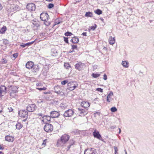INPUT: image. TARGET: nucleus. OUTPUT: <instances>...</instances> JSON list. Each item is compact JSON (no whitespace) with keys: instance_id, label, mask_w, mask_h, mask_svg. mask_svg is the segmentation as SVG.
Returning <instances> with one entry per match:
<instances>
[{"instance_id":"nucleus-1","label":"nucleus","mask_w":154,"mask_h":154,"mask_svg":"<svg viewBox=\"0 0 154 154\" xmlns=\"http://www.w3.org/2000/svg\"><path fill=\"white\" fill-rule=\"evenodd\" d=\"M70 136L68 134H64L62 135L60 139L58 140L57 141V146H61L66 144L69 140Z\"/></svg>"},{"instance_id":"nucleus-2","label":"nucleus","mask_w":154,"mask_h":154,"mask_svg":"<svg viewBox=\"0 0 154 154\" xmlns=\"http://www.w3.org/2000/svg\"><path fill=\"white\" fill-rule=\"evenodd\" d=\"M78 84L75 81H71L69 82L67 84V89L70 91H72L75 90L78 87Z\"/></svg>"},{"instance_id":"nucleus-3","label":"nucleus","mask_w":154,"mask_h":154,"mask_svg":"<svg viewBox=\"0 0 154 154\" xmlns=\"http://www.w3.org/2000/svg\"><path fill=\"white\" fill-rule=\"evenodd\" d=\"M18 115L20 117L25 118V119L22 121V122H26L28 116V113L27 111L25 110H20L19 112Z\"/></svg>"},{"instance_id":"nucleus-4","label":"nucleus","mask_w":154,"mask_h":154,"mask_svg":"<svg viewBox=\"0 0 154 154\" xmlns=\"http://www.w3.org/2000/svg\"><path fill=\"white\" fill-rule=\"evenodd\" d=\"M54 90L55 92L58 94L62 95H65L64 92L63 91V90L58 85L54 87Z\"/></svg>"},{"instance_id":"nucleus-5","label":"nucleus","mask_w":154,"mask_h":154,"mask_svg":"<svg viewBox=\"0 0 154 154\" xmlns=\"http://www.w3.org/2000/svg\"><path fill=\"white\" fill-rule=\"evenodd\" d=\"M44 129L46 132H50L53 130V127L51 124L46 123L45 125Z\"/></svg>"},{"instance_id":"nucleus-6","label":"nucleus","mask_w":154,"mask_h":154,"mask_svg":"<svg viewBox=\"0 0 154 154\" xmlns=\"http://www.w3.org/2000/svg\"><path fill=\"white\" fill-rule=\"evenodd\" d=\"M88 113V110L87 109H83L81 108H78V114L79 116H84Z\"/></svg>"},{"instance_id":"nucleus-7","label":"nucleus","mask_w":154,"mask_h":154,"mask_svg":"<svg viewBox=\"0 0 154 154\" xmlns=\"http://www.w3.org/2000/svg\"><path fill=\"white\" fill-rule=\"evenodd\" d=\"M26 9L29 11L31 12L35 10L36 7L35 5L32 3H28L26 6Z\"/></svg>"},{"instance_id":"nucleus-8","label":"nucleus","mask_w":154,"mask_h":154,"mask_svg":"<svg viewBox=\"0 0 154 154\" xmlns=\"http://www.w3.org/2000/svg\"><path fill=\"white\" fill-rule=\"evenodd\" d=\"M20 8L18 5L15 4V2L11 4L10 8V11L11 12L18 11L20 10Z\"/></svg>"},{"instance_id":"nucleus-9","label":"nucleus","mask_w":154,"mask_h":154,"mask_svg":"<svg viewBox=\"0 0 154 154\" xmlns=\"http://www.w3.org/2000/svg\"><path fill=\"white\" fill-rule=\"evenodd\" d=\"M75 68L79 71H81L85 67V65L84 63L79 62L76 64L75 65Z\"/></svg>"},{"instance_id":"nucleus-10","label":"nucleus","mask_w":154,"mask_h":154,"mask_svg":"<svg viewBox=\"0 0 154 154\" xmlns=\"http://www.w3.org/2000/svg\"><path fill=\"white\" fill-rule=\"evenodd\" d=\"M74 113V111L72 109H69L64 112L63 116L65 117H70L73 115Z\"/></svg>"},{"instance_id":"nucleus-11","label":"nucleus","mask_w":154,"mask_h":154,"mask_svg":"<svg viewBox=\"0 0 154 154\" xmlns=\"http://www.w3.org/2000/svg\"><path fill=\"white\" fill-rule=\"evenodd\" d=\"M49 18V16L47 13H42L40 15V18L43 21H47Z\"/></svg>"},{"instance_id":"nucleus-12","label":"nucleus","mask_w":154,"mask_h":154,"mask_svg":"<svg viewBox=\"0 0 154 154\" xmlns=\"http://www.w3.org/2000/svg\"><path fill=\"white\" fill-rule=\"evenodd\" d=\"M80 105L85 109H87L88 110V108L90 107V103L87 101H84L81 103Z\"/></svg>"},{"instance_id":"nucleus-13","label":"nucleus","mask_w":154,"mask_h":154,"mask_svg":"<svg viewBox=\"0 0 154 154\" xmlns=\"http://www.w3.org/2000/svg\"><path fill=\"white\" fill-rule=\"evenodd\" d=\"M36 106L34 104L28 105L27 107V110L29 112H33L36 109Z\"/></svg>"},{"instance_id":"nucleus-14","label":"nucleus","mask_w":154,"mask_h":154,"mask_svg":"<svg viewBox=\"0 0 154 154\" xmlns=\"http://www.w3.org/2000/svg\"><path fill=\"white\" fill-rule=\"evenodd\" d=\"M51 117L50 116H43L42 118V121L44 123H46L51 121Z\"/></svg>"},{"instance_id":"nucleus-15","label":"nucleus","mask_w":154,"mask_h":154,"mask_svg":"<svg viewBox=\"0 0 154 154\" xmlns=\"http://www.w3.org/2000/svg\"><path fill=\"white\" fill-rule=\"evenodd\" d=\"M5 139L8 142H13L14 140V137L12 136L7 135L5 136Z\"/></svg>"},{"instance_id":"nucleus-16","label":"nucleus","mask_w":154,"mask_h":154,"mask_svg":"<svg viewBox=\"0 0 154 154\" xmlns=\"http://www.w3.org/2000/svg\"><path fill=\"white\" fill-rule=\"evenodd\" d=\"M22 124L19 122H18L16 125V127L17 129L18 130L20 129L23 126L26 125L27 124V123L25 122L24 123L22 122Z\"/></svg>"},{"instance_id":"nucleus-17","label":"nucleus","mask_w":154,"mask_h":154,"mask_svg":"<svg viewBox=\"0 0 154 154\" xmlns=\"http://www.w3.org/2000/svg\"><path fill=\"white\" fill-rule=\"evenodd\" d=\"M60 115L59 112L56 111H53L51 112L50 116L53 118L58 117Z\"/></svg>"},{"instance_id":"nucleus-18","label":"nucleus","mask_w":154,"mask_h":154,"mask_svg":"<svg viewBox=\"0 0 154 154\" xmlns=\"http://www.w3.org/2000/svg\"><path fill=\"white\" fill-rule=\"evenodd\" d=\"M93 135L94 137L100 140L102 137L101 135L99 134V132L96 130H95L93 132Z\"/></svg>"},{"instance_id":"nucleus-19","label":"nucleus","mask_w":154,"mask_h":154,"mask_svg":"<svg viewBox=\"0 0 154 154\" xmlns=\"http://www.w3.org/2000/svg\"><path fill=\"white\" fill-rule=\"evenodd\" d=\"M84 154H95V153L92 148H88L85 150Z\"/></svg>"},{"instance_id":"nucleus-20","label":"nucleus","mask_w":154,"mask_h":154,"mask_svg":"<svg viewBox=\"0 0 154 154\" xmlns=\"http://www.w3.org/2000/svg\"><path fill=\"white\" fill-rule=\"evenodd\" d=\"M34 63L32 61H29L26 64V67L29 69L32 68L34 66Z\"/></svg>"},{"instance_id":"nucleus-21","label":"nucleus","mask_w":154,"mask_h":154,"mask_svg":"<svg viewBox=\"0 0 154 154\" xmlns=\"http://www.w3.org/2000/svg\"><path fill=\"white\" fill-rule=\"evenodd\" d=\"M113 96V93L112 92H110V93L107 95V101L109 102L113 100L112 97Z\"/></svg>"},{"instance_id":"nucleus-22","label":"nucleus","mask_w":154,"mask_h":154,"mask_svg":"<svg viewBox=\"0 0 154 154\" xmlns=\"http://www.w3.org/2000/svg\"><path fill=\"white\" fill-rule=\"evenodd\" d=\"M32 23L33 25L36 27H39L40 24V22L36 19H35L32 20Z\"/></svg>"},{"instance_id":"nucleus-23","label":"nucleus","mask_w":154,"mask_h":154,"mask_svg":"<svg viewBox=\"0 0 154 154\" xmlns=\"http://www.w3.org/2000/svg\"><path fill=\"white\" fill-rule=\"evenodd\" d=\"M35 42V41H34L32 42H29L26 44L23 43L22 44L20 45V46L23 48L26 47V46H29L33 44Z\"/></svg>"},{"instance_id":"nucleus-24","label":"nucleus","mask_w":154,"mask_h":154,"mask_svg":"<svg viewBox=\"0 0 154 154\" xmlns=\"http://www.w3.org/2000/svg\"><path fill=\"white\" fill-rule=\"evenodd\" d=\"M71 41L73 43H77L79 42V39L77 37H75L72 38Z\"/></svg>"},{"instance_id":"nucleus-25","label":"nucleus","mask_w":154,"mask_h":154,"mask_svg":"<svg viewBox=\"0 0 154 154\" xmlns=\"http://www.w3.org/2000/svg\"><path fill=\"white\" fill-rule=\"evenodd\" d=\"M115 42V37L112 38V36H110L109 38V43L111 45L113 44Z\"/></svg>"},{"instance_id":"nucleus-26","label":"nucleus","mask_w":154,"mask_h":154,"mask_svg":"<svg viewBox=\"0 0 154 154\" xmlns=\"http://www.w3.org/2000/svg\"><path fill=\"white\" fill-rule=\"evenodd\" d=\"M6 88L4 85H1L0 87V94L6 91Z\"/></svg>"},{"instance_id":"nucleus-27","label":"nucleus","mask_w":154,"mask_h":154,"mask_svg":"<svg viewBox=\"0 0 154 154\" xmlns=\"http://www.w3.org/2000/svg\"><path fill=\"white\" fill-rule=\"evenodd\" d=\"M122 65L125 68H128V63L126 61H123L122 62Z\"/></svg>"},{"instance_id":"nucleus-28","label":"nucleus","mask_w":154,"mask_h":154,"mask_svg":"<svg viewBox=\"0 0 154 154\" xmlns=\"http://www.w3.org/2000/svg\"><path fill=\"white\" fill-rule=\"evenodd\" d=\"M7 29L6 26H3L2 28L0 29V33L2 34H4Z\"/></svg>"},{"instance_id":"nucleus-29","label":"nucleus","mask_w":154,"mask_h":154,"mask_svg":"<svg viewBox=\"0 0 154 154\" xmlns=\"http://www.w3.org/2000/svg\"><path fill=\"white\" fill-rule=\"evenodd\" d=\"M39 68L38 66H34L33 67L32 71L33 72H36L39 70Z\"/></svg>"},{"instance_id":"nucleus-30","label":"nucleus","mask_w":154,"mask_h":154,"mask_svg":"<svg viewBox=\"0 0 154 154\" xmlns=\"http://www.w3.org/2000/svg\"><path fill=\"white\" fill-rule=\"evenodd\" d=\"M95 12L96 14H97L98 15H100L102 14V11L100 10V9H98L96 10L95 11Z\"/></svg>"},{"instance_id":"nucleus-31","label":"nucleus","mask_w":154,"mask_h":154,"mask_svg":"<svg viewBox=\"0 0 154 154\" xmlns=\"http://www.w3.org/2000/svg\"><path fill=\"white\" fill-rule=\"evenodd\" d=\"M75 143V141L73 140H71L69 141V145L68 146L69 148V149L71 146L74 145Z\"/></svg>"},{"instance_id":"nucleus-32","label":"nucleus","mask_w":154,"mask_h":154,"mask_svg":"<svg viewBox=\"0 0 154 154\" xmlns=\"http://www.w3.org/2000/svg\"><path fill=\"white\" fill-rule=\"evenodd\" d=\"M61 22L60 20L59 19H56L55 21L54 24V26H55L56 25L60 24L61 23Z\"/></svg>"},{"instance_id":"nucleus-33","label":"nucleus","mask_w":154,"mask_h":154,"mask_svg":"<svg viewBox=\"0 0 154 154\" xmlns=\"http://www.w3.org/2000/svg\"><path fill=\"white\" fill-rule=\"evenodd\" d=\"M100 74L99 73H93L92 74L91 76L92 77L94 78H96L100 76Z\"/></svg>"},{"instance_id":"nucleus-34","label":"nucleus","mask_w":154,"mask_h":154,"mask_svg":"<svg viewBox=\"0 0 154 154\" xmlns=\"http://www.w3.org/2000/svg\"><path fill=\"white\" fill-rule=\"evenodd\" d=\"M96 27H97L96 25V24H94V26H92L90 27L89 28V30H94L96 28Z\"/></svg>"},{"instance_id":"nucleus-35","label":"nucleus","mask_w":154,"mask_h":154,"mask_svg":"<svg viewBox=\"0 0 154 154\" xmlns=\"http://www.w3.org/2000/svg\"><path fill=\"white\" fill-rule=\"evenodd\" d=\"M85 16L87 17H91L92 16V13L90 12H87L85 14Z\"/></svg>"},{"instance_id":"nucleus-36","label":"nucleus","mask_w":154,"mask_h":154,"mask_svg":"<svg viewBox=\"0 0 154 154\" xmlns=\"http://www.w3.org/2000/svg\"><path fill=\"white\" fill-rule=\"evenodd\" d=\"M64 66L66 69H68L70 68V65L68 63H64Z\"/></svg>"},{"instance_id":"nucleus-37","label":"nucleus","mask_w":154,"mask_h":154,"mask_svg":"<svg viewBox=\"0 0 154 154\" xmlns=\"http://www.w3.org/2000/svg\"><path fill=\"white\" fill-rule=\"evenodd\" d=\"M72 50L73 51H74V50H77V46L76 45H72Z\"/></svg>"},{"instance_id":"nucleus-38","label":"nucleus","mask_w":154,"mask_h":154,"mask_svg":"<svg viewBox=\"0 0 154 154\" xmlns=\"http://www.w3.org/2000/svg\"><path fill=\"white\" fill-rule=\"evenodd\" d=\"M36 89L40 91H41L42 90H46L47 89V88L46 87H43L42 88H36Z\"/></svg>"},{"instance_id":"nucleus-39","label":"nucleus","mask_w":154,"mask_h":154,"mask_svg":"<svg viewBox=\"0 0 154 154\" xmlns=\"http://www.w3.org/2000/svg\"><path fill=\"white\" fill-rule=\"evenodd\" d=\"M65 35L66 36H71L72 34L69 32H67L65 33Z\"/></svg>"},{"instance_id":"nucleus-40","label":"nucleus","mask_w":154,"mask_h":154,"mask_svg":"<svg viewBox=\"0 0 154 154\" xmlns=\"http://www.w3.org/2000/svg\"><path fill=\"white\" fill-rule=\"evenodd\" d=\"M68 80H64L63 81H62L61 82V84L62 85H65L66 84V83H68Z\"/></svg>"},{"instance_id":"nucleus-41","label":"nucleus","mask_w":154,"mask_h":154,"mask_svg":"<svg viewBox=\"0 0 154 154\" xmlns=\"http://www.w3.org/2000/svg\"><path fill=\"white\" fill-rule=\"evenodd\" d=\"M110 110L111 112H114L117 111V109L116 107H113L111 108Z\"/></svg>"},{"instance_id":"nucleus-42","label":"nucleus","mask_w":154,"mask_h":154,"mask_svg":"<svg viewBox=\"0 0 154 154\" xmlns=\"http://www.w3.org/2000/svg\"><path fill=\"white\" fill-rule=\"evenodd\" d=\"M114 148L115 150V154H118V149L117 147L114 146Z\"/></svg>"},{"instance_id":"nucleus-43","label":"nucleus","mask_w":154,"mask_h":154,"mask_svg":"<svg viewBox=\"0 0 154 154\" xmlns=\"http://www.w3.org/2000/svg\"><path fill=\"white\" fill-rule=\"evenodd\" d=\"M47 139H45V140H44L42 144V147H44L46 146V143H47Z\"/></svg>"},{"instance_id":"nucleus-44","label":"nucleus","mask_w":154,"mask_h":154,"mask_svg":"<svg viewBox=\"0 0 154 154\" xmlns=\"http://www.w3.org/2000/svg\"><path fill=\"white\" fill-rule=\"evenodd\" d=\"M54 6L53 4L52 3H50L48 5V7L49 8H51Z\"/></svg>"},{"instance_id":"nucleus-45","label":"nucleus","mask_w":154,"mask_h":154,"mask_svg":"<svg viewBox=\"0 0 154 154\" xmlns=\"http://www.w3.org/2000/svg\"><path fill=\"white\" fill-rule=\"evenodd\" d=\"M1 62L2 63H5L7 62V60L6 58H3Z\"/></svg>"},{"instance_id":"nucleus-46","label":"nucleus","mask_w":154,"mask_h":154,"mask_svg":"<svg viewBox=\"0 0 154 154\" xmlns=\"http://www.w3.org/2000/svg\"><path fill=\"white\" fill-rule=\"evenodd\" d=\"M96 91H99L100 92H103V89L100 88H98L96 89Z\"/></svg>"},{"instance_id":"nucleus-47","label":"nucleus","mask_w":154,"mask_h":154,"mask_svg":"<svg viewBox=\"0 0 154 154\" xmlns=\"http://www.w3.org/2000/svg\"><path fill=\"white\" fill-rule=\"evenodd\" d=\"M36 85L37 86H40V87H42L43 86V84L41 83H37L36 84Z\"/></svg>"},{"instance_id":"nucleus-48","label":"nucleus","mask_w":154,"mask_h":154,"mask_svg":"<svg viewBox=\"0 0 154 154\" xmlns=\"http://www.w3.org/2000/svg\"><path fill=\"white\" fill-rule=\"evenodd\" d=\"M64 41L65 42L69 43L68 41V38L66 37H64Z\"/></svg>"},{"instance_id":"nucleus-49","label":"nucleus","mask_w":154,"mask_h":154,"mask_svg":"<svg viewBox=\"0 0 154 154\" xmlns=\"http://www.w3.org/2000/svg\"><path fill=\"white\" fill-rule=\"evenodd\" d=\"M8 42L6 39H4L3 40V43L4 44L6 45L8 44Z\"/></svg>"},{"instance_id":"nucleus-50","label":"nucleus","mask_w":154,"mask_h":154,"mask_svg":"<svg viewBox=\"0 0 154 154\" xmlns=\"http://www.w3.org/2000/svg\"><path fill=\"white\" fill-rule=\"evenodd\" d=\"M18 55L17 53H16L13 54V57L14 58H17Z\"/></svg>"},{"instance_id":"nucleus-51","label":"nucleus","mask_w":154,"mask_h":154,"mask_svg":"<svg viewBox=\"0 0 154 154\" xmlns=\"http://www.w3.org/2000/svg\"><path fill=\"white\" fill-rule=\"evenodd\" d=\"M103 79L105 80H106L107 79V76L106 74H104V75H103Z\"/></svg>"},{"instance_id":"nucleus-52","label":"nucleus","mask_w":154,"mask_h":154,"mask_svg":"<svg viewBox=\"0 0 154 154\" xmlns=\"http://www.w3.org/2000/svg\"><path fill=\"white\" fill-rule=\"evenodd\" d=\"M4 149V147L2 145H0V149L3 150Z\"/></svg>"},{"instance_id":"nucleus-53","label":"nucleus","mask_w":154,"mask_h":154,"mask_svg":"<svg viewBox=\"0 0 154 154\" xmlns=\"http://www.w3.org/2000/svg\"><path fill=\"white\" fill-rule=\"evenodd\" d=\"M82 35H83L84 36H86V32H83L82 33Z\"/></svg>"},{"instance_id":"nucleus-54","label":"nucleus","mask_w":154,"mask_h":154,"mask_svg":"<svg viewBox=\"0 0 154 154\" xmlns=\"http://www.w3.org/2000/svg\"><path fill=\"white\" fill-rule=\"evenodd\" d=\"M42 116V115L41 113H38V116L39 117H41Z\"/></svg>"},{"instance_id":"nucleus-55","label":"nucleus","mask_w":154,"mask_h":154,"mask_svg":"<svg viewBox=\"0 0 154 154\" xmlns=\"http://www.w3.org/2000/svg\"><path fill=\"white\" fill-rule=\"evenodd\" d=\"M107 48L105 47H104L103 49V51H106L107 50Z\"/></svg>"},{"instance_id":"nucleus-56","label":"nucleus","mask_w":154,"mask_h":154,"mask_svg":"<svg viewBox=\"0 0 154 154\" xmlns=\"http://www.w3.org/2000/svg\"><path fill=\"white\" fill-rule=\"evenodd\" d=\"M128 10L131 12L132 11V8H129L128 9Z\"/></svg>"},{"instance_id":"nucleus-57","label":"nucleus","mask_w":154,"mask_h":154,"mask_svg":"<svg viewBox=\"0 0 154 154\" xmlns=\"http://www.w3.org/2000/svg\"><path fill=\"white\" fill-rule=\"evenodd\" d=\"M13 88H15V89H16L15 91H14V92H16V91H17V88H16V87H13Z\"/></svg>"},{"instance_id":"nucleus-58","label":"nucleus","mask_w":154,"mask_h":154,"mask_svg":"<svg viewBox=\"0 0 154 154\" xmlns=\"http://www.w3.org/2000/svg\"><path fill=\"white\" fill-rule=\"evenodd\" d=\"M44 93L45 94H49L50 93L49 92H44Z\"/></svg>"},{"instance_id":"nucleus-59","label":"nucleus","mask_w":154,"mask_h":154,"mask_svg":"<svg viewBox=\"0 0 154 154\" xmlns=\"http://www.w3.org/2000/svg\"><path fill=\"white\" fill-rule=\"evenodd\" d=\"M2 9V7L1 4H0V10H1Z\"/></svg>"},{"instance_id":"nucleus-60","label":"nucleus","mask_w":154,"mask_h":154,"mask_svg":"<svg viewBox=\"0 0 154 154\" xmlns=\"http://www.w3.org/2000/svg\"><path fill=\"white\" fill-rule=\"evenodd\" d=\"M81 0H75L76 2H79Z\"/></svg>"},{"instance_id":"nucleus-61","label":"nucleus","mask_w":154,"mask_h":154,"mask_svg":"<svg viewBox=\"0 0 154 154\" xmlns=\"http://www.w3.org/2000/svg\"><path fill=\"white\" fill-rule=\"evenodd\" d=\"M0 154H4V153L0 151Z\"/></svg>"},{"instance_id":"nucleus-62","label":"nucleus","mask_w":154,"mask_h":154,"mask_svg":"<svg viewBox=\"0 0 154 154\" xmlns=\"http://www.w3.org/2000/svg\"><path fill=\"white\" fill-rule=\"evenodd\" d=\"M11 1H12V0H9L8 1V3H10Z\"/></svg>"},{"instance_id":"nucleus-63","label":"nucleus","mask_w":154,"mask_h":154,"mask_svg":"<svg viewBox=\"0 0 154 154\" xmlns=\"http://www.w3.org/2000/svg\"><path fill=\"white\" fill-rule=\"evenodd\" d=\"M2 112V109L0 110V113H1Z\"/></svg>"},{"instance_id":"nucleus-64","label":"nucleus","mask_w":154,"mask_h":154,"mask_svg":"<svg viewBox=\"0 0 154 154\" xmlns=\"http://www.w3.org/2000/svg\"><path fill=\"white\" fill-rule=\"evenodd\" d=\"M119 129V133H120L121 131V130L120 129Z\"/></svg>"}]
</instances>
